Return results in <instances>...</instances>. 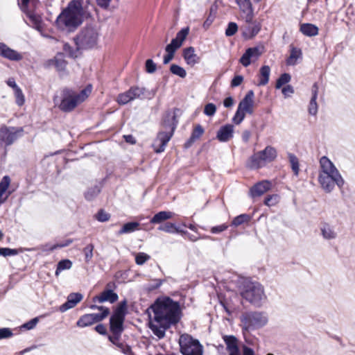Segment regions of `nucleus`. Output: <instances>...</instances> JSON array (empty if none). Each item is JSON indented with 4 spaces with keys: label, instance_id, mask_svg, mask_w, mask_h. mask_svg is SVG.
Here are the masks:
<instances>
[{
    "label": "nucleus",
    "instance_id": "20",
    "mask_svg": "<svg viewBox=\"0 0 355 355\" xmlns=\"http://www.w3.org/2000/svg\"><path fill=\"white\" fill-rule=\"evenodd\" d=\"M240 10L245 15L243 17L245 22H250L254 17L252 3L250 0H236Z\"/></svg>",
    "mask_w": 355,
    "mask_h": 355
},
{
    "label": "nucleus",
    "instance_id": "63",
    "mask_svg": "<svg viewBox=\"0 0 355 355\" xmlns=\"http://www.w3.org/2000/svg\"><path fill=\"white\" fill-rule=\"evenodd\" d=\"M38 321L39 319L37 318H34L28 322L24 323L22 327L28 330L33 329L36 326Z\"/></svg>",
    "mask_w": 355,
    "mask_h": 355
},
{
    "label": "nucleus",
    "instance_id": "2",
    "mask_svg": "<svg viewBox=\"0 0 355 355\" xmlns=\"http://www.w3.org/2000/svg\"><path fill=\"white\" fill-rule=\"evenodd\" d=\"M71 0L64 8L55 20L58 28L69 32L75 31L83 22L84 18L89 15L87 4L89 1Z\"/></svg>",
    "mask_w": 355,
    "mask_h": 355
},
{
    "label": "nucleus",
    "instance_id": "1",
    "mask_svg": "<svg viewBox=\"0 0 355 355\" xmlns=\"http://www.w3.org/2000/svg\"><path fill=\"white\" fill-rule=\"evenodd\" d=\"M150 309L157 324L150 323L149 327L159 339L163 338L166 330L178 323L182 317L179 302L169 297L157 299Z\"/></svg>",
    "mask_w": 355,
    "mask_h": 355
},
{
    "label": "nucleus",
    "instance_id": "59",
    "mask_svg": "<svg viewBox=\"0 0 355 355\" xmlns=\"http://www.w3.org/2000/svg\"><path fill=\"white\" fill-rule=\"evenodd\" d=\"M261 30V25L259 23L257 22V21H252V24H250V31L251 32H249L250 33V37H254L256 35L258 34V33Z\"/></svg>",
    "mask_w": 355,
    "mask_h": 355
},
{
    "label": "nucleus",
    "instance_id": "23",
    "mask_svg": "<svg viewBox=\"0 0 355 355\" xmlns=\"http://www.w3.org/2000/svg\"><path fill=\"white\" fill-rule=\"evenodd\" d=\"M182 57L187 64L193 67L200 62V58L195 53L193 46L187 47L183 49Z\"/></svg>",
    "mask_w": 355,
    "mask_h": 355
},
{
    "label": "nucleus",
    "instance_id": "9",
    "mask_svg": "<svg viewBox=\"0 0 355 355\" xmlns=\"http://www.w3.org/2000/svg\"><path fill=\"white\" fill-rule=\"evenodd\" d=\"M22 132L23 129L21 128H16L6 126L0 128V145L10 146L21 136Z\"/></svg>",
    "mask_w": 355,
    "mask_h": 355
},
{
    "label": "nucleus",
    "instance_id": "15",
    "mask_svg": "<svg viewBox=\"0 0 355 355\" xmlns=\"http://www.w3.org/2000/svg\"><path fill=\"white\" fill-rule=\"evenodd\" d=\"M261 53L262 52L259 46L248 48L241 57L239 62L243 67H248L251 61L257 60Z\"/></svg>",
    "mask_w": 355,
    "mask_h": 355
},
{
    "label": "nucleus",
    "instance_id": "4",
    "mask_svg": "<svg viewBox=\"0 0 355 355\" xmlns=\"http://www.w3.org/2000/svg\"><path fill=\"white\" fill-rule=\"evenodd\" d=\"M127 313V302L121 301L113 311L110 318V330L112 336H108L113 338L121 337L124 331L123 323Z\"/></svg>",
    "mask_w": 355,
    "mask_h": 355
},
{
    "label": "nucleus",
    "instance_id": "50",
    "mask_svg": "<svg viewBox=\"0 0 355 355\" xmlns=\"http://www.w3.org/2000/svg\"><path fill=\"white\" fill-rule=\"evenodd\" d=\"M23 250L20 249H11L9 248H0V255L3 257L7 256H15L19 254V252H22Z\"/></svg>",
    "mask_w": 355,
    "mask_h": 355
},
{
    "label": "nucleus",
    "instance_id": "44",
    "mask_svg": "<svg viewBox=\"0 0 355 355\" xmlns=\"http://www.w3.org/2000/svg\"><path fill=\"white\" fill-rule=\"evenodd\" d=\"M288 157L289 159V162L291 166L292 171H293L295 176L299 175L300 167H299V160L295 155L288 153Z\"/></svg>",
    "mask_w": 355,
    "mask_h": 355
},
{
    "label": "nucleus",
    "instance_id": "64",
    "mask_svg": "<svg viewBox=\"0 0 355 355\" xmlns=\"http://www.w3.org/2000/svg\"><path fill=\"white\" fill-rule=\"evenodd\" d=\"M282 92L285 98L288 97L294 93L293 87L291 85H286L282 89Z\"/></svg>",
    "mask_w": 355,
    "mask_h": 355
},
{
    "label": "nucleus",
    "instance_id": "5",
    "mask_svg": "<svg viewBox=\"0 0 355 355\" xmlns=\"http://www.w3.org/2000/svg\"><path fill=\"white\" fill-rule=\"evenodd\" d=\"M242 329L251 331L265 326L268 322L267 314L262 311H247L241 315Z\"/></svg>",
    "mask_w": 355,
    "mask_h": 355
},
{
    "label": "nucleus",
    "instance_id": "54",
    "mask_svg": "<svg viewBox=\"0 0 355 355\" xmlns=\"http://www.w3.org/2000/svg\"><path fill=\"white\" fill-rule=\"evenodd\" d=\"M94 245L92 243L88 244L84 249L85 259L87 263L89 262L93 257Z\"/></svg>",
    "mask_w": 355,
    "mask_h": 355
},
{
    "label": "nucleus",
    "instance_id": "47",
    "mask_svg": "<svg viewBox=\"0 0 355 355\" xmlns=\"http://www.w3.org/2000/svg\"><path fill=\"white\" fill-rule=\"evenodd\" d=\"M291 80V76L288 73H282L276 81L275 88L280 89L283 85L288 83Z\"/></svg>",
    "mask_w": 355,
    "mask_h": 355
},
{
    "label": "nucleus",
    "instance_id": "18",
    "mask_svg": "<svg viewBox=\"0 0 355 355\" xmlns=\"http://www.w3.org/2000/svg\"><path fill=\"white\" fill-rule=\"evenodd\" d=\"M83 298V295L80 293H71L67 296L66 302L59 307V311L62 313L72 309L76 306Z\"/></svg>",
    "mask_w": 355,
    "mask_h": 355
},
{
    "label": "nucleus",
    "instance_id": "62",
    "mask_svg": "<svg viewBox=\"0 0 355 355\" xmlns=\"http://www.w3.org/2000/svg\"><path fill=\"white\" fill-rule=\"evenodd\" d=\"M228 227L229 226L227 224L224 223L220 225L212 227L210 231L212 234H219L223 231H225Z\"/></svg>",
    "mask_w": 355,
    "mask_h": 355
},
{
    "label": "nucleus",
    "instance_id": "45",
    "mask_svg": "<svg viewBox=\"0 0 355 355\" xmlns=\"http://www.w3.org/2000/svg\"><path fill=\"white\" fill-rule=\"evenodd\" d=\"M72 267V262L69 259H62L57 264L55 275L58 276L64 270H69Z\"/></svg>",
    "mask_w": 355,
    "mask_h": 355
},
{
    "label": "nucleus",
    "instance_id": "41",
    "mask_svg": "<svg viewBox=\"0 0 355 355\" xmlns=\"http://www.w3.org/2000/svg\"><path fill=\"white\" fill-rule=\"evenodd\" d=\"M92 89V85H88L83 89H82L78 94L74 92V96L79 103L83 102L91 94Z\"/></svg>",
    "mask_w": 355,
    "mask_h": 355
},
{
    "label": "nucleus",
    "instance_id": "33",
    "mask_svg": "<svg viewBox=\"0 0 355 355\" xmlns=\"http://www.w3.org/2000/svg\"><path fill=\"white\" fill-rule=\"evenodd\" d=\"M300 32L308 37L315 36L318 34V28L312 24L304 23L300 25Z\"/></svg>",
    "mask_w": 355,
    "mask_h": 355
},
{
    "label": "nucleus",
    "instance_id": "19",
    "mask_svg": "<svg viewBox=\"0 0 355 355\" xmlns=\"http://www.w3.org/2000/svg\"><path fill=\"white\" fill-rule=\"evenodd\" d=\"M320 165L322 170L320 174L340 175L333 162L326 156H323L320 158Z\"/></svg>",
    "mask_w": 355,
    "mask_h": 355
},
{
    "label": "nucleus",
    "instance_id": "6",
    "mask_svg": "<svg viewBox=\"0 0 355 355\" xmlns=\"http://www.w3.org/2000/svg\"><path fill=\"white\" fill-rule=\"evenodd\" d=\"M98 32L93 26L84 27L76 36L75 41L78 49H87L93 48L97 44Z\"/></svg>",
    "mask_w": 355,
    "mask_h": 355
},
{
    "label": "nucleus",
    "instance_id": "43",
    "mask_svg": "<svg viewBox=\"0 0 355 355\" xmlns=\"http://www.w3.org/2000/svg\"><path fill=\"white\" fill-rule=\"evenodd\" d=\"M178 49V48L171 46L170 44L166 46L165 51H166L167 54L164 57L163 63L164 64L169 63L171 60L173 59L175 53Z\"/></svg>",
    "mask_w": 355,
    "mask_h": 355
},
{
    "label": "nucleus",
    "instance_id": "3",
    "mask_svg": "<svg viewBox=\"0 0 355 355\" xmlns=\"http://www.w3.org/2000/svg\"><path fill=\"white\" fill-rule=\"evenodd\" d=\"M239 291L241 296L256 307H261L266 300L264 288L259 282L244 281Z\"/></svg>",
    "mask_w": 355,
    "mask_h": 355
},
{
    "label": "nucleus",
    "instance_id": "55",
    "mask_svg": "<svg viewBox=\"0 0 355 355\" xmlns=\"http://www.w3.org/2000/svg\"><path fill=\"white\" fill-rule=\"evenodd\" d=\"M150 259V257L148 254L144 252H139L135 256V262L137 265H143Z\"/></svg>",
    "mask_w": 355,
    "mask_h": 355
},
{
    "label": "nucleus",
    "instance_id": "48",
    "mask_svg": "<svg viewBox=\"0 0 355 355\" xmlns=\"http://www.w3.org/2000/svg\"><path fill=\"white\" fill-rule=\"evenodd\" d=\"M245 116V112L243 109L239 107H237V110L234 114V116L232 118V122L236 125H239L244 120Z\"/></svg>",
    "mask_w": 355,
    "mask_h": 355
},
{
    "label": "nucleus",
    "instance_id": "11",
    "mask_svg": "<svg viewBox=\"0 0 355 355\" xmlns=\"http://www.w3.org/2000/svg\"><path fill=\"white\" fill-rule=\"evenodd\" d=\"M174 134V126L171 131L161 130L157 135L152 146L154 151L157 153H161L164 151L168 142L171 140Z\"/></svg>",
    "mask_w": 355,
    "mask_h": 355
},
{
    "label": "nucleus",
    "instance_id": "25",
    "mask_svg": "<svg viewBox=\"0 0 355 355\" xmlns=\"http://www.w3.org/2000/svg\"><path fill=\"white\" fill-rule=\"evenodd\" d=\"M299 59H302V50L299 48L291 46L290 55L286 60V65L295 66L297 64Z\"/></svg>",
    "mask_w": 355,
    "mask_h": 355
},
{
    "label": "nucleus",
    "instance_id": "8",
    "mask_svg": "<svg viewBox=\"0 0 355 355\" xmlns=\"http://www.w3.org/2000/svg\"><path fill=\"white\" fill-rule=\"evenodd\" d=\"M318 181L322 189L327 193L331 192L336 184L341 189L345 184L341 175L319 174Z\"/></svg>",
    "mask_w": 355,
    "mask_h": 355
},
{
    "label": "nucleus",
    "instance_id": "39",
    "mask_svg": "<svg viewBox=\"0 0 355 355\" xmlns=\"http://www.w3.org/2000/svg\"><path fill=\"white\" fill-rule=\"evenodd\" d=\"M64 57L63 53H58L54 58L53 62L55 67L59 71H64L67 67V62Z\"/></svg>",
    "mask_w": 355,
    "mask_h": 355
},
{
    "label": "nucleus",
    "instance_id": "29",
    "mask_svg": "<svg viewBox=\"0 0 355 355\" xmlns=\"http://www.w3.org/2000/svg\"><path fill=\"white\" fill-rule=\"evenodd\" d=\"M266 164L264 159L261 156L260 151H259L250 157L248 167L251 169H258L265 166Z\"/></svg>",
    "mask_w": 355,
    "mask_h": 355
},
{
    "label": "nucleus",
    "instance_id": "53",
    "mask_svg": "<svg viewBox=\"0 0 355 355\" xmlns=\"http://www.w3.org/2000/svg\"><path fill=\"white\" fill-rule=\"evenodd\" d=\"M10 183L9 176L5 175L0 182V198L5 193Z\"/></svg>",
    "mask_w": 355,
    "mask_h": 355
},
{
    "label": "nucleus",
    "instance_id": "10",
    "mask_svg": "<svg viewBox=\"0 0 355 355\" xmlns=\"http://www.w3.org/2000/svg\"><path fill=\"white\" fill-rule=\"evenodd\" d=\"M146 92V88L133 86L125 92L119 94L116 101L119 105H125L136 98H144Z\"/></svg>",
    "mask_w": 355,
    "mask_h": 355
},
{
    "label": "nucleus",
    "instance_id": "14",
    "mask_svg": "<svg viewBox=\"0 0 355 355\" xmlns=\"http://www.w3.org/2000/svg\"><path fill=\"white\" fill-rule=\"evenodd\" d=\"M180 112V110L178 108H174L173 112H167L162 122V130L171 131L174 126L175 130L178 123L177 116Z\"/></svg>",
    "mask_w": 355,
    "mask_h": 355
},
{
    "label": "nucleus",
    "instance_id": "58",
    "mask_svg": "<svg viewBox=\"0 0 355 355\" xmlns=\"http://www.w3.org/2000/svg\"><path fill=\"white\" fill-rule=\"evenodd\" d=\"M145 68L147 73H153L156 71L157 65L152 59H148L145 62Z\"/></svg>",
    "mask_w": 355,
    "mask_h": 355
},
{
    "label": "nucleus",
    "instance_id": "28",
    "mask_svg": "<svg viewBox=\"0 0 355 355\" xmlns=\"http://www.w3.org/2000/svg\"><path fill=\"white\" fill-rule=\"evenodd\" d=\"M204 132V128L201 125H196L193 128L189 139L185 142L184 147L186 148H190L196 140L200 139Z\"/></svg>",
    "mask_w": 355,
    "mask_h": 355
},
{
    "label": "nucleus",
    "instance_id": "16",
    "mask_svg": "<svg viewBox=\"0 0 355 355\" xmlns=\"http://www.w3.org/2000/svg\"><path fill=\"white\" fill-rule=\"evenodd\" d=\"M272 184L268 180H262L254 184L250 189L249 195L251 198H255L263 196L270 190Z\"/></svg>",
    "mask_w": 355,
    "mask_h": 355
},
{
    "label": "nucleus",
    "instance_id": "26",
    "mask_svg": "<svg viewBox=\"0 0 355 355\" xmlns=\"http://www.w3.org/2000/svg\"><path fill=\"white\" fill-rule=\"evenodd\" d=\"M312 96L310 100V103L309 105V113L311 115L315 116L318 112V104L316 102L318 98V86L316 83H315L311 89Z\"/></svg>",
    "mask_w": 355,
    "mask_h": 355
},
{
    "label": "nucleus",
    "instance_id": "56",
    "mask_svg": "<svg viewBox=\"0 0 355 355\" xmlns=\"http://www.w3.org/2000/svg\"><path fill=\"white\" fill-rule=\"evenodd\" d=\"M216 112V106L212 103H209L207 105H205L204 108V114L208 116H211L215 114Z\"/></svg>",
    "mask_w": 355,
    "mask_h": 355
},
{
    "label": "nucleus",
    "instance_id": "49",
    "mask_svg": "<svg viewBox=\"0 0 355 355\" xmlns=\"http://www.w3.org/2000/svg\"><path fill=\"white\" fill-rule=\"evenodd\" d=\"M94 218L99 222L104 223L108 221L111 217L110 214L106 212L104 209H101L94 215Z\"/></svg>",
    "mask_w": 355,
    "mask_h": 355
},
{
    "label": "nucleus",
    "instance_id": "13",
    "mask_svg": "<svg viewBox=\"0 0 355 355\" xmlns=\"http://www.w3.org/2000/svg\"><path fill=\"white\" fill-rule=\"evenodd\" d=\"M110 314V309H106L100 313H89L82 315L77 321L76 324L80 327H89L94 323L98 322L105 319Z\"/></svg>",
    "mask_w": 355,
    "mask_h": 355
},
{
    "label": "nucleus",
    "instance_id": "17",
    "mask_svg": "<svg viewBox=\"0 0 355 355\" xmlns=\"http://www.w3.org/2000/svg\"><path fill=\"white\" fill-rule=\"evenodd\" d=\"M0 56L10 61H20L23 55L18 51L10 48L3 42H0Z\"/></svg>",
    "mask_w": 355,
    "mask_h": 355
},
{
    "label": "nucleus",
    "instance_id": "60",
    "mask_svg": "<svg viewBox=\"0 0 355 355\" xmlns=\"http://www.w3.org/2000/svg\"><path fill=\"white\" fill-rule=\"evenodd\" d=\"M13 335L10 328H0V340L10 338Z\"/></svg>",
    "mask_w": 355,
    "mask_h": 355
},
{
    "label": "nucleus",
    "instance_id": "30",
    "mask_svg": "<svg viewBox=\"0 0 355 355\" xmlns=\"http://www.w3.org/2000/svg\"><path fill=\"white\" fill-rule=\"evenodd\" d=\"M121 337L113 338L108 337V340L114 344L122 353L125 355H134L130 345L119 341Z\"/></svg>",
    "mask_w": 355,
    "mask_h": 355
},
{
    "label": "nucleus",
    "instance_id": "21",
    "mask_svg": "<svg viewBox=\"0 0 355 355\" xmlns=\"http://www.w3.org/2000/svg\"><path fill=\"white\" fill-rule=\"evenodd\" d=\"M118 295L111 289L104 290L99 295H96L93 297V302L103 303L109 302L114 303L118 300Z\"/></svg>",
    "mask_w": 355,
    "mask_h": 355
},
{
    "label": "nucleus",
    "instance_id": "37",
    "mask_svg": "<svg viewBox=\"0 0 355 355\" xmlns=\"http://www.w3.org/2000/svg\"><path fill=\"white\" fill-rule=\"evenodd\" d=\"M158 230L171 234L186 233L184 230H180L179 227H176L175 223H166L161 225L159 226Z\"/></svg>",
    "mask_w": 355,
    "mask_h": 355
},
{
    "label": "nucleus",
    "instance_id": "34",
    "mask_svg": "<svg viewBox=\"0 0 355 355\" xmlns=\"http://www.w3.org/2000/svg\"><path fill=\"white\" fill-rule=\"evenodd\" d=\"M173 215L174 214L171 211H162L155 214L150 219V223L152 224H160L171 218Z\"/></svg>",
    "mask_w": 355,
    "mask_h": 355
},
{
    "label": "nucleus",
    "instance_id": "27",
    "mask_svg": "<svg viewBox=\"0 0 355 355\" xmlns=\"http://www.w3.org/2000/svg\"><path fill=\"white\" fill-rule=\"evenodd\" d=\"M189 33V27L187 26L182 28L176 35L175 37L172 39L170 44L179 49L182 46L183 42L187 38Z\"/></svg>",
    "mask_w": 355,
    "mask_h": 355
},
{
    "label": "nucleus",
    "instance_id": "40",
    "mask_svg": "<svg viewBox=\"0 0 355 355\" xmlns=\"http://www.w3.org/2000/svg\"><path fill=\"white\" fill-rule=\"evenodd\" d=\"M251 220V216L247 214H240L232 220L231 225L234 227H238L244 223H248Z\"/></svg>",
    "mask_w": 355,
    "mask_h": 355
},
{
    "label": "nucleus",
    "instance_id": "7",
    "mask_svg": "<svg viewBox=\"0 0 355 355\" xmlns=\"http://www.w3.org/2000/svg\"><path fill=\"white\" fill-rule=\"evenodd\" d=\"M180 350L182 355H202L203 347L198 339L184 334L179 339Z\"/></svg>",
    "mask_w": 355,
    "mask_h": 355
},
{
    "label": "nucleus",
    "instance_id": "12",
    "mask_svg": "<svg viewBox=\"0 0 355 355\" xmlns=\"http://www.w3.org/2000/svg\"><path fill=\"white\" fill-rule=\"evenodd\" d=\"M78 104L74 96V92L67 88L62 90V98L58 105L60 110L64 112H71Z\"/></svg>",
    "mask_w": 355,
    "mask_h": 355
},
{
    "label": "nucleus",
    "instance_id": "46",
    "mask_svg": "<svg viewBox=\"0 0 355 355\" xmlns=\"http://www.w3.org/2000/svg\"><path fill=\"white\" fill-rule=\"evenodd\" d=\"M170 71L173 74L176 75L182 78H184L187 76L186 70L178 64H172L170 67Z\"/></svg>",
    "mask_w": 355,
    "mask_h": 355
},
{
    "label": "nucleus",
    "instance_id": "31",
    "mask_svg": "<svg viewBox=\"0 0 355 355\" xmlns=\"http://www.w3.org/2000/svg\"><path fill=\"white\" fill-rule=\"evenodd\" d=\"M223 340L226 344L227 349L230 353L239 352L238 340L234 336H225Z\"/></svg>",
    "mask_w": 355,
    "mask_h": 355
},
{
    "label": "nucleus",
    "instance_id": "38",
    "mask_svg": "<svg viewBox=\"0 0 355 355\" xmlns=\"http://www.w3.org/2000/svg\"><path fill=\"white\" fill-rule=\"evenodd\" d=\"M139 226V223L138 222H128L125 223L118 232V235L134 232L138 230Z\"/></svg>",
    "mask_w": 355,
    "mask_h": 355
},
{
    "label": "nucleus",
    "instance_id": "51",
    "mask_svg": "<svg viewBox=\"0 0 355 355\" xmlns=\"http://www.w3.org/2000/svg\"><path fill=\"white\" fill-rule=\"evenodd\" d=\"M279 201V196L277 194L269 195L264 200V205L268 207L276 205Z\"/></svg>",
    "mask_w": 355,
    "mask_h": 355
},
{
    "label": "nucleus",
    "instance_id": "57",
    "mask_svg": "<svg viewBox=\"0 0 355 355\" xmlns=\"http://www.w3.org/2000/svg\"><path fill=\"white\" fill-rule=\"evenodd\" d=\"M238 31V26L235 22H230L225 30V35L227 37L234 35Z\"/></svg>",
    "mask_w": 355,
    "mask_h": 355
},
{
    "label": "nucleus",
    "instance_id": "22",
    "mask_svg": "<svg viewBox=\"0 0 355 355\" xmlns=\"http://www.w3.org/2000/svg\"><path fill=\"white\" fill-rule=\"evenodd\" d=\"M234 136V125L226 124L221 126L217 132L216 139L220 142H227Z\"/></svg>",
    "mask_w": 355,
    "mask_h": 355
},
{
    "label": "nucleus",
    "instance_id": "32",
    "mask_svg": "<svg viewBox=\"0 0 355 355\" xmlns=\"http://www.w3.org/2000/svg\"><path fill=\"white\" fill-rule=\"evenodd\" d=\"M260 153L266 163L274 161L277 155L276 149L271 146H266L263 150L260 151Z\"/></svg>",
    "mask_w": 355,
    "mask_h": 355
},
{
    "label": "nucleus",
    "instance_id": "52",
    "mask_svg": "<svg viewBox=\"0 0 355 355\" xmlns=\"http://www.w3.org/2000/svg\"><path fill=\"white\" fill-rule=\"evenodd\" d=\"M15 102L17 105L22 106L25 103V97L20 87L14 90Z\"/></svg>",
    "mask_w": 355,
    "mask_h": 355
},
{
    "label": "nucleus",
    "instance_id": "42",
    "mask_svg": "<svg viewBox=\"0 0 355 355\" xmlns=\"http://www.w3.org/2000/svg\"><path fill=\"white\" fill-rule=\"evenodd\" d=\"M101 191V187L98 185L92 187L85 193V198L87 200L91 201L100 193Z\"/></svg>",
    "mask_w": 355,
    "mask_h": 355
},
{
    "label": "nucleus",
    "instance_id": "35",
    "mask_svg": "<svg viewBox=\"0 0 355 355\" xmlns=\"http://www.w3.org/2000/svg\"><path fill=\"white\" fill-rule=\"evenodd\" d=\"M270 73V68L268 65L262 66L259 70V81L258 86H263L268 84Z\"/></svg>",
    "mask_w": 355,
    "mask_h": 355
},
{
    "label": "nucleus",
    "instance_id": "36",
    "mask_svg": "<svg viewBox=\"0 0 355 355\" xmlns=\"http://www.w3.org/2000/svg\"><path fill=\"white\" fill-rule=\"evenodd\" d=\"M254 93L253 90H249L244 98L239 102L238 107L245 110L250 105L254 103Z\"/></svg>",
    "mask_w": 355,
    "mask_h": 355
},
{
    "label": "nucleus",
    "instance_id": "61",
    "mask_svg": "<svg viewBox=\"0 0 355 355\" xmlns=\"http://www.w3.org/2000/svg\"><path fill=\"white\" fill-rule=\"evenodd\" d=\"M72 242H73L72 239H67L64 242L53 245L52 246H51L49 248V250H50V251H53L57 248H64V247L69 246L71 243H72Z\"/></svg>",
    "mask_w": 355,
    "mask_h": 355
},
{
    "label": "nucleus",
    "instance_id": "24",
    "mask_svg": "<svg viewBox=\"0 0 355 355\" xmlns=\"http://www.w3.org/2000/svg\"><path fill=\"white\" fill-rule=\"evenodd\" d=\"M320 229L322 236L326 240H332L337 237L334 227L328 223H322Z\"/></svg>",
    "mask_w": 355,
    "mask_h": 355
}]
</instances>
